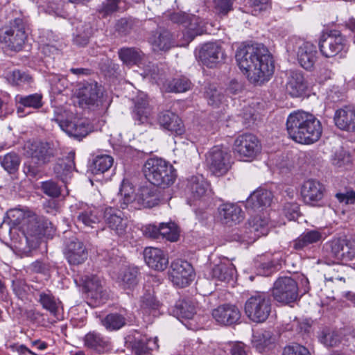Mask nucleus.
<instances>
[{"label": "nucleus", "mask_w": 355, "mask_h": 355, "mask_svg": "<svg viewBox=\"0 0 355 355\" xmlns=\"http://www.w3.org/2000/svg\"><path fill=\"white\" fill-rule=\"evenodd\" d=\"M236 60L248 80L257 84L268 81L275 69L272 55L262 44L255 43L239 47Z\"/></svg>", "instance_id": "nucleus-1"}, {"label": "nucleus", "mask_w": 355, "mask_h": 355, "mask_svg": "<svg viewBox=\"0 0 355 355\" xmlns=\"http://www.w3.org/2000/svg\"><path fill=\"white\" fill-rule=\"evenodd\" d=\"M286 125L289 137L302 144L318 141L322 133L320 121L313 114L302 110L291 112L287 117Z\"/></svg>", "instance_id": "nucleus-2"}, {"label": "nucleus", "mask_w": 355, "mask_h": 355, "mask_svg": "<svg viewBox=\"0 0 355 355\" xmlns=\"http://www.w3.org/2000/svg\"><path fill=\"white\" fill-rule=\"evenodd\" d=\"M144 173L153 185L162 188L173 184L176 178L173 166L161 158L148 159L144 164Z\"/></svg>", "instance_id": "nucleus-3"}, {"label": "nucleus", "mask_w": 355, "mask_h": 355, "mask_svg": "<svg viewBox=\"0 0 355 355\" xmlns=\"http://www.w3.org/2000/svg\"><path fill=\"white\" fill-rule=\"evenodd\" d=\"M271 311L270 299L264 293H256L245 304V312L253 322H263Z\"/></svg>", "instance_id": "nucleus-4"}, {"label": "nucleus", "mask_w": 355, "mask_h": 355, "mask_svg": "<svg viewBox=\"0 0 355 355\" xmlns=\"http://www.w3.org/2000/svg\"><path fill=\"white\" fill-rule=\"evenodd\" d=\"M26 27V22L23 19L15 18L10 27L1 35V42L12 51H20L27 37Z\"/></svg>", "instance_id": "nucleus-5"}, {"label": "nucleus", "mask_w": 355, "mask_h": 355, "mask_svg": "<svg viewBox=\"0 0 355 355\" xmlns=\"http://www.w3.org/2000/svg\"><path fill=\"white\" fill-rule=\"evenodd\" d=\"M206 163L210 172L216 176L225 175L230 168V155L222 146H214L206 155Z\"/></svg>", "instance_id": "nucleus-6"}, {"label": "nucleus", "mask_w": 355, "mask_h": 355, "mask_svg": "<svg viewBox=\"0 0 355 355\" xmlns=\"http://www.w3.org/2000/svg\"><path fill=\"white\" fill-rule=\"evenodd\" d=\"M298 286L290 277H280L273 284L272 295L274 299L283 304H289L298 298Z\"/></svg>", "instance_id": "nucleus-7"}, {"label": "nucleus", "mask_w": 355, "mask_h": 355, "mask_svg": "<svg viewBox=\"0 0 355 355\" xmlns=\"http://www.w3.org/2000/svg\"><path fill=\"white\" fill-rule=\"evenodd\" d=\"M89 304L94 306L104 304L108 299V293L104 286V282L96 275H86L81 278Z\"/></svg>", "instance_id": "nucleus-8"}, {"label": "nucleus", "mask_w": 355, "mask_h": 355, "mask_svg": "<svg viewBox=\"0 0 355 355\" xmlns=\"http://www.w3.org/2000/svg\"><path fill=\"white\" fill-rule=\"evenodd\" d=\"M261 150L257 137L252 134H243L236 137L234 143V152L242 160L254 159Z\"/></svg>", "instance_id": "nucleus-9"}, {"label": "nucleus", "mask_w": 355, "mask_h": 355, "mask_svg": "<svg viewBox=\"0 0 355 355\" xmlns=\"http://www.w3.org/2000/svg\"><path fill=\"white\" fill-rule=\"evenodd\" d=\"M329 255L337 261H351L355 258V240L335 238L326 243Z\"/></svg>", "instance_id": "nucleus-10"}, {"label": "nucleus", "mask_w": 355, "mask_h": 355, "mask_svg": "<svg viewBox=\"0 0 355 355\" xmlns=\"http://www.w3.org/2000/svg\"><path fill=\"white\" fill-rule=\"evenodd\" d=\"M168 276L174 285L184 288L189 286L192 282L193 269L187 261L177 259L171 263Z\"/></svg>", "instance_id": "nucleus-11"}, {"label": "nucleus", "mask_w": 355, "mask_h": 355, "mask_svg": "<svg viewBox=\"0 0 355 355\" xmlns=\"http://www.w3.org/2000/svg\"><path fill=\"white\" fill-rule=\"evenodd\" d=\"M51 223L35 214H28V218L23 223L21 230L25 235L26 240L31 239H39L42 236H49L51 230L49 225Z\"/></svg>", "instance_id": "nucleus-12"}, {"label": "nucleus", "mask_w": 355, "mask_h": 355, "mask_svg": "<svg viewBox=\"0 0 355 355\" xmlns=\"http://www.w3.org/2000/svg\"><path fill=\"white\" fill-rule=\"evenodd\" d=\"M70 210L73 216H76L78 221L91 227H94V225L98 223L102 217L103 209H99L93 205L89 206L81 202L71 205Z\"/></svg>", "instance_id": "nucleus-13"}, {"label": "nucleus", "mask_w": 355, "mask_h": 355, "mask_svg": "<svg viewBox=\"0 0 355 355\" xmlns=\"http://www.w3.org/2000/svg\"><path fill=\"white\" fill-rule=\"evenodd\" d=\"M269 228V219L264 214L252 217L245 227L243 241L253 243L259 237L267 235Z\"/></svg>", "instance_id": "nucleus-14"}, {"label": "nucleus", "mask_w": 355, "mask_h": 355, "mask_svg": "<svg viewBox=\"0 0 355 355\" xmlns=\"http://www.w3.org/2000/svg\"><path fill=\"white\" fill-rule=\"evenodd\" d=\"M80 105L94 109L103 104V95L97 84L86 83L80 86L76 92Z\"/></svg>", "instance_id": "nucleus-15"}, {"label": "nucleus", "mask_w": 355, "mask_h": 355, "mask_svg": "<svg viewBox=\"0 0 355 355\" xmlns=\"http://www.w3.org/2000/svg\"><path fill=\"white\" fill-rule=\"evenodd\" d=\"M345 46V40L340 34H322L319 41L320 51L327 58L335 56L343 50Z\"/></svg>", "instance_id": "nucleus-16"}, {"label": "nucleus", "mask_w": 355, "mask_h": 355, "mask_svg": "<svg viewBox=\"0 0 355 355\" xmlns=\"http://www.w3.org/2000/svg\"><path fill=\"white\" fill-rule=\"evenodd\" d=\"M103 218L108 227L119 236H123L125 233L128 218L121 210L112 207H105L103 210Z\"/></svg>", "instance_id": "nucleus-17"}, {"label": "nucleus", "mask_w": 355, "mask_h": 355, "mask_svg": "<svg viewBox=\"0 0 355 355\" xmlns=\"http://www.w3.org/2000/svg\"><path fill=\"white\" fill-rule=\"evenodd\" d=\"M325 188L315 180L305 181L301 188V195L306 204L315 206L322 200Z\"/></svg>", "instance_id": "nucleus-18"}, {"label": "nucleus", "mask_w": 355, "mask_h": 355, "mask_svg": "<svg viewBox=\"0 0 355 355\" xmlns=\"http://www.w3.org/2000/svg\"><path fill=\"white\" fill-rule=\"evenodd\" d=\"M186 191L188 195V203L199 200L207 196L210 191L209 184L201 175H193L187 180Z\"/></svg>", "instance_id": "nucleus-19"}, {"label": "nucleus", "mask_w": 355, "mask_h": 355, "mask_svg": "<svg viewBox=\"0 0 355 355\" xmlns=\"http://www.w3.org/2000/svg\"><path fill=\"white\" fill-rule=\"evenodd\" d=\"M196 56L203 64L211 68L223 60L224 53L220 44L209 42L200 48Z\"/></svg>", "instance_id": "nucleus-20"}, {"label": "nucleus", "mask_w": 355, "mask_h": 355, "mask_svg": "<svg viewBox=\"0 0 355 355\" xmlns=\"http://www.w3.org/2000/svg\"><path fill=\"white\" fill-rule=\"evenodd\" d=\"M212 317L218 324L230 326L239 321L241 313L236 306L225 304L214 309L212 311Z\"/></svg>", "instance_id": "nucleus-21"}, {"label": "nucleus", "mask_w": 355, "mask_h": 355, "mask_svg": "<svg viewBox=\"0 0 355 355\" xmlns=\"http://www.w3.org/2000/svg\"><path fill=\"white\" fill-rule=\"evenodd\" d=\"M24 153L30 157L37 166H41L50 160L52 155L48 144L41 141H28L24 145Z\"/></svg>", "instance_id": "nucleus-22"}, {"label": "nucleus", "mask_w": 355, "mask_h": 355, "mask_svg": "<svg viewBox=\"0 0 355 355\" xmlns=\"http://www.w3.org/2000/svg\"><path fill=\"white\" fill-rule=\"evenodd\" d=\"M334 121L338 128L355 132V107L345 105L336 110Z\"/></svg>", "instance_id": "nucleus-23"}, {"label": "nucleus", "mask_w": 355, "mask_h": 355, "mask_svg": "<svg viewBox=\"0 0 355 355\" xmlns=\"http://www.w3.org/2000/svg\"><path fill=\"white\" fill-rule=\"evenodd\" d=\"M297 58L302 67L312 70L318 58L316 46L309 42H303L298 48Z\"/></svg>", "instance_id": "nucleus-24"}, {"label": "nucleus", "mask_w": 355, "mask_h": 355, "mask_svg": "<svg viewBox=\"0 0 355 355\" xmlns=\"http://www.w3.org/2000/svg\"><path fill=\"white\" fill-rule=\"evenodd\" d=\"M324 233L318 230H307L293 241V249L300 251L310 249L314 245L322 242Z\"/></svg>", "instance_id": "nucleus-25"}, {"label": "nucleus", "mask_w": 355, "mask_h": 355, "mask_svg": "<svg viewBox=\"0 0 355 355\" xmlns=\"http://www.w3.org/2000/svg\"><path fill=\"white\" fill-rule=\"evenodd\" d=\"M130 339L131 337L129 336V341L132 345V350L137 355H146L150 351L157 349L159 347L157 337L152 338H148L146 335L136 333L132 336V340Z\"/></svg>", "instance_id": "nucleus-26"}, {"label": "nucleus", "mask_w": 355, "mask_h": 355, "mask_svg": "<svg viewBox=\"0 0 355 355\" xmlns=\"http://www.w3.org/2000/svg\"><path fill=\"white\" fill-rule=\"evenodd\" d=\"M158 123L162 128L175 135H182L185 132L182 119L175 113L168 111L160 113Z\"/></svg>", "instance_id": "nucleus-27"}, {"label": "nucleus", "mask_w": 355, "mask_h": 355, "mask_svg": "<svg viewBox=\"0 0 355 355\" xmlns=\"http://www.w3.org/2000/svg\"><path fill=\"white\" fill-rule=\"evenodd\" d=\"M146 264L151 268L162 271L166 268L168 263L167 255L157 248H146L144 252Z\"/></svg>", "instance_id": "nucleus-28"}, {"label": "nucleus", "mask_w": 355, "mask_h": 355, "mask_svg": "<svg viewBox=\"0 0 355 355\" xmlns=\"http://www.w3.org/2000/svg\"><path fill=\"white\" fill-rule=\"evenodd\" d=\"M219 214L223 223L230 226L240 223L244 218L241 207L232 203L223 205L219 208Z\"/></svg>", "instance_id": "nucleus-29"}, {"label": "nucleus", "mask_w": 355, "mask_h": 355, "mask_svg": "<svg viewBox=\"0 0 355 355\" xmlns=\"http://www.w3.org/2000/svg\"><path fill=\"white\" fill-rule=\"evenodd\" d=\"M87 250L82 241L75 239L68 244V263L69 264H81L87 259Z\"/></svg>", "instance_id": "nucleus-30"}, {"label": "nucleus", "mask_w": 355, "mask_h": 355, "mask_svg": "<svg viewBox=\"0 0 355 355\" xmlns=\"http://www.w3.org/2000/svg\"><path fill=\"white\" fill-rule=\"evenodd\" d=\"M91 125L86 118L75 116L68 121V136L81 139L91 132Z\"/></svg>", "instance_id": "nucleus-31"}, {"label": "nucleus", "mask_w": 355, "mask_h": 355, "mask_svg": "<svg viewBox=\"0 0 355 355\" xmlns=\"http://www.w3.org/2000/svg\"><path fill=\"white\" fill-rule=\"evenodd\" d=\"M148 42L154 51H167L173 45L171 34L166 30L153 32L148 38Z\"/></svg>", "instance_id": "nucleus-32"}, {"label": "nucleus", "mask_w": 355, "mask_h": 355, "mask_svg": "<svg viewBox=\"0 0 355 355\" xmlns=\"http://www.w3.org/2000/svg\"><path fill=\"white\" fill-rule=\"evenodd\" d=\"M235 274V266L227 259L216 264L211 270V277L221 282H229L234 279Z\"/></svg>", "instance_id": "nucleus-33"}, {"label": "nucleus", "mask_w": 355, "mask_h": 355, "mask_svg": "<svg viewBox=\"0 0 355 355\" xmlns=\"http://www.w3.org/2000/svg\"><path fill=\"white\" fill-rule=\"evenodd\" d=\"M151 114V107L148 105L147 97L142 94L139 95L135 101L133 110V118L138 122V124H142L148 122L149 116Z\"/></svg>", "instance_id": "nucleus-34"}, {"label": "nucleus", "mask_w": 355, "mask_h": 355, "mask_svg": "<svg viewBox=\"0 0 355 355\" xmlns=\"http://www.w3.org/2000/svg\"><path fill=\"white\" fill-rule=\"evenodd\" d=\"M272 195L270 191L259 189L254 191L247 199L246 207L258 209L270 205Z\"/></svg>", "instance_id": "nucleus-35"}, {"label": "nucleus", "mask_w": 355, "mask_h": 355, "mask_svg": "<svg viewBox=\"0 0 355 355\" xmlns=\"http://www.w3.org/2000/svg\"><path fill=\"white\" fill-rule=\"evenodd\" d=\"M85 345L98 353H103L110 349L109 339L96 331L89 332L85 336Z\"/></svg>", "instance_id": "nucleus-36"}, {"label": "nucleus", "mask_w": 355, "mask_h": 355, "mask_svg": "<svg viewBox=\"0 0 355 355\" xmlns=\"http://www.w3.org/2000/svg\"><path fill=\"white\" fill-rule=\"evenodd\" d=\"M306 89V85L301 73L292 72L286 84V91L293 97L302 96Z\"/></svg>", "instance_id": "nucleus-37"}, {"label": "nucleus", "mask_w": 355, "mask_h": 355, "mask_svg": "<svg viewBox=\"0 0 355 355\" xmlns=\"http://www.w3.org/2000/svg\"><path fill=\"white\" fill-rule=\"evenodd\" d=\"M155 186H146L141 189L140 199L145 207H153L163 200L160 196V190Z\"/></svg>", "instance_id": "nucleus-38"}, {"label": "nucleus", "mask_w": 355, "mask_h": 355, "mask_svg": "<svg viewBox=\"0 0 355 355\" xmlns=\"http://www.w3.org/2000/svg\"><path fill=\"white\" fill-rule=\"evenodd\" d=\"M119 57L126 65H140L144 54L139 49L135 48H122L119 49Z\"/></svg>", "instance_id": "nucleus-39"}, {"label": "nucleus", "mask_w": 355, "mask_h": 355, "mask_svg": "<svg viewBox=\"0 0 355 355\" xmlns=\"http://www.w3.org/2000/svg\"><path fill=\"white\" fill-rule=\"evenodd\" d=\"M136 268L123 267L117 276V282L123 288H132L137 284Z\"/></svg>", "instance_id": "nucleus-40"}, {"label": "nucleus", "mask_w": 355, "mask_h": 355, "mask_svg": "<svg viewBox=\"0 0 355 355\" xmlns=\"http://www.w3.org/2000/svg\"><path fill=\"white\" fill-rule=\"evenodd\" d=\"M92 35V28L89 24L82 21L76 23V30L73 33V42L78 46H84L87 44Z\"/></svg>", "instance_id": "nucleus-41"}, {"label": "nucleus", "mask_w": 355, "mask_h": 355, "mask_svg": "<svg viewBox=\"0 0 355 355\" xmlns=\"http://www.w3.org/2000/svg\"><path fill=\"white\" fill-rule=\"evenodd\" d=\"M113 162V157L109 155H96L93 159L90 170L94 175L102 174L107 171L111 168Z\"/></svg>", "instance_id": "nucleus-42"}, {"label": "nucleus", "mask_w": 355, "mask_h": 355, "mask_svg": "<svg viewBox=\"0 0 355 355\" xmlns=\"http://www.w3.org/2000/svg\"><path fill=\"white\" fill-rule=\"evenodd\" d=\"M127 318L123 313H112L107 315L102 320V325L108 331H116L125 325Z\"/></svg>", "instance_id": "nucleus-43"}, {"label": "nucleus", "mask_w": 355, "mask_h": 355, "mask_svg": "<svg viewBox=\"0 0 355 355\" xmlns=\"http://www.w3.org/2000/svg\"><path fill=\"white\" fill-rule=\"evenodd\" d=\"M154 294L155 291L153 288L149 287L148 289H146L145 293L141 297V306L145 311L155 315L161 306V304L156 299Z\"/></svg>", "instance_id": "nucleus-44"}, {"label": "nucleus", "mask_w": 355, "mask_h": 355, "mask_svg": "<svg viewBox=\"0 0 355 355\" xmlns=\"http://www.w3.org/2000/svg\"><path fill=\"white\" fill-rule=\"evenodd\" d=\"M20 163V157L16 153L11 152L0 156L1 166L10 175L18 171Z\"/></svg>", "instance_id": "nucleus-45"}, {"label": "nucleus", "mask_w": 355, "mask_h": 355, "mask_svg": "<svg viewBox=\"0 0 355 355\" xmlns=\"http://www.w3.org/2000/svg\"><path fill=\"white\" fill-rule=\"evenodd\" d=\"M17 101L20 105L17 107L18 113L23 112V107L39 109L43 105L42 96L37 93L27 96H17Z\"/></svg>", "instance_id": "nucleus-46"}, {"label": "nucleus", "mask_w": 355, "mask_h": 355, "mask_svg": "<svg viewBox=\"0 0 355 355\" xmlns=\"http://www.w3.org/2000/svg\"><path fill=\"white\" fill-rule=\"evenodd\" d=\"M6 80L12 86H24L32 81L31 76L18 69L8 71L5 76Z\"/></svg>", "instance_id": "nucleus-47"}, {"label": "nucleus", "mask_w": 355, "mask_h": 355, "mask_svg": "<svg viewBox=\"0 0 355 355\" xmlns=\"http://www.w3.org/2000/svg\"><path fill=\"white\" fill-rule=\"evenodd\" d=\"M122 3L123 0H105L98 8V13L103 18L112 16L121 10Z\"/></svg>", "instance_id": "nucleus-48"}, {"label": "nucleus", "mask_w": 355, "mask_h": 355, "mask_svg": "<svg viewBox=\"0 0 355 355\" xmlns=\"http://www.w3.org/2000/svg\"><path fill=\"white\" fill-rule=\"evenodd\" d=\"M39 301L43 308L55 315L60 302L55 298L50 291H43L40 293Z\"/></svg>", "instance_id": "nucleus-49"}, {"label": "nucleus", "mask_w": 355, "mask_h": 355, "mask_svg": "<svg viewBox=\"0 0 355 355\" xmlns=\"http://www.w3.org/2000/svg\"><path fill=\"white\" fill-rule=\"evenodd\" d=\"M32 214L30 211L25 212L23 209L19 208L10 209L6 212V217L10 225L16 227L19 225L22 228L23 223L28 218V214Z\"/></svg>", "instance_id": "nucleus-50"}, {"label": "nucleus", "mask_w": 355, "mask_h": 355, "mask_svg": "<svg viewBox=\"0 0 355 355\" xmlns=\"http://www.w3.org/2000/svg\"><path fill=\"white\" fill-rule=\"evenodd\" d=\"M205 97L209 105L216 107L220 105L224 98L221 92L218 91L214 85H209L205 87Z\"/></svg>", "instance_id": "nucleus-51"}, {"label": "nucleus", "mask_w": 355, "mask_h": 355, "mask_svg": "<svg viewBox=\"0 0 355 355\" xmlns=\"http://www.w3.org/2000/svg\"><path fill=\"white\" fill-rule=\"evenodd\" d=\"M159 232L160 236L169 241L175 242L179 239V230L174 223H161Z\"/></svg>", "instance_id": "nucleus-52"}, {"label": "nucleus", "mask_w": 355, "mask_h": 355, "mask_svg": "<svg viewBox=\"0 0 355 355\" xmlns=\"http://www.w3.org/2000/svg\"><path fill=\"white\" fill-rule=\"evenodd\" d=\"M191 85L187 78H174L168 83L166 90L169 92H185L191 88Z\"/></svg>", "instance_id": "nucleus-53"}, {"label": "nucleus", "mask_w": 355, "mask_h": 355, "mask_svg": "<svg viewBox=\"0 0 355 355\" xmlns=\"http://www.w3.org/2000/svg\"><path fill=\"white\" fill-rule=\"evenodd\" d=\"M176 313L178 317L191 319L196 313V309L194 304L189 301H182L176 305Z\"/></svg>", "instance_id": "nucleus-54"}, {"label": "nucleus", "mask_w": 355, "mask_h": 355, "mask_svg": "<svg viewBox=\"0 0 355 355\" xmlns=\"http://www.w3.org/2000/svg\"><path fill=\"white\" fill-rule=\"evenodd\" d=\"M120 196L123 198L121 202V208L125 209L128 204L135 200L134 189L128 182H123L119 190Z\"/></svg>", "instance_id": "nucleus-55"}, {"label": "nucleus", "mask_w": 355, "mask_h": 355, "mask_svg": "<svg viewBox=\"0 0 355 355\" xmlns=\"http://www.w3.org/2000/svg\"><path fill=\"white\" fill-rule=\"evenodd\" d=\"M143 72L141 73L144 78H148L151 81L157 83L159 80V70L156 64L148 62V63L141 62Z\"/></svg>", "instance_id": "nucleus-56"}, {"label": "nucleus", "mask_w": 355, "mask_h": 355, "mask_svg": "<svg viewBox=\"0 0 355 355\" xmlns=\"http://www.w3.org/2000/svg\"><path fill=\"white\" fill-rule=\"evenodd\" d=\"M332 162L334 166L341 168L349 165L352 162V159L349 153L344 150H340L335 153Z\"/></svg>", "instance_id": "nucleus-57"}, {"label": "nucleus", "mask_w": 355, "mask_h": 355, "mask_svg": "<svg viewBox=\"0 0 355 355\" xmlns=\"http://www.w3.org/2000/svg\"><path fill=\"white\" fill-rule=\"evenodd\" d=\"M320 342L327 347H334L338 345L340 342V335L335 331L323 333L320 338Z\"/></svg>", "instance_id": "nucleus-58"}, {"label": "nucleus", "mask_w": 355, "mask_h": 355, "mask_svg": "<svg viewBox=\"0 0 355 355\" xmlns=\"http://www.w3.org/2000/svg\"><path fill=\"white\" fill-rule=\"evenodd\" d=\"M232 0H214V8L218 15H225L232 9Z\"/></svg>", "instance_id": "nucleus-59"}, {"label": "nucleus", "mask_w": 355, "mask_h": 355, "mask_svg": "<svg viewBox=\"0 0 355 355\" xmlns=\"http://www.w3.org/2000/svg\"><path fill=\"white\" fill-rule=\"evenodd\" d=\"M283 212L289 220H295L300 216L299 206L297 203L288 202L284 205Z\"/></svg>", "instance_id": "nucleus-60"}, {"label": "nucleus", "mask_w": 355, "mask_h": 355, "mask_svg": "<svg viewBox=\"0 0 355 355\" xmlns=\"http://www.w3.org/2000/svg\"><path fill=\"white\" fill-rule=\"evenodd\" d=\"M53 121L58 124L63 132H67V112L64 109L56 107Z\"/></svg>", "instance_id": "nucleus-61"}, {"label": "nucleus", "mask_w": 355, "mask_h": 355, "mask_svg": "<svg viewBox=\"0 0 355 355\" xmlns=\"http://www.w3.org/2000/svg\"><path fill=\"white\" fill-rule=\"evenodd\" d=\"M67 78L60 76H55L51 83V89L54 94H62L66 90Z\"/></svg>", "instance_id": "nucleus-62"}, {"label": "nucleus", "mask_w": 355, "mask_h": 355, "mask_svg": "<svg viewBox=\"0 0 355 355\" xmlns=\"http://www.w3.org/2000/svg\"><path fill=\"white\" fill-rule=\"evenodd\" d=\"M284 355H310L308 349L299 344H293L284 347Z\"/></svg>", "instance_id": "nucleus-63"}, {"label": "nucleus", "mask_w": 355, "mask_h": 355, "mask_svg": "<svg viewBox=\"0 0 355 355\" xmlns=\"http://www.w3.org/2000/svg\"><path fill=\"white\" fill-rule=\"evenodd\" d=\"M42 189L44 193L51 197H58L60 194V189L57 184L52 181L43 182Z\"/></svg>", "instance_id": "nucleus-64"}]
</instances>
